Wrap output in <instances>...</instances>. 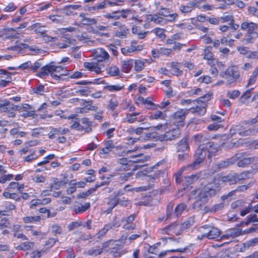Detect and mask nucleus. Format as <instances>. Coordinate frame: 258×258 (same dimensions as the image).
Instances as JSON below:
<instances>
[{"label": "nucleus", "instance_id": "obj_36", "mask_svg": "<svg viewBox=\"0 0 258 258\" xmlns=\"http://www.w3.org/2000/svg\"><path fill=\"white\" fill-rule=\"evenodd\" d=\"M108 73L112 76H116L119 75V70L115 66H112L107 69Z\"/></svg>", "mask_w": 258, "mask_h": 258}, {"label": "nucleus", "instance_id": "obj_51", "mask_svg": "<svg viewBox=\"0 0 258 258\" xmlns=\"http://www.w3.org/2000/svg\"><path fill=\"white\" fill-rule=\"evenodd\" d=\"M165 115L162 113V112L160 111H158L154 114H152L150 115V118L151 119H159L162 118L163 119L165 118Z\"/></svg>", "mask_w": 258, "mask_h": 258}, {"label": "nucleus", "instance_id": "obj_37", "mask_svg": "<svg viewBox=\"0 0 258 258\" xmlns=\"http://www.w3.org/2000/svg\"><path fill=\"white\" fill-rule=\"evenodd\" d=\"M208 197L207 195L206 192L205 190L201 191L198 195V196L196 198L199 201L203 202V203H205L207 202Z\"/></svg>", "mask_w": 258, "mask_h": 258}, {"label": "nucleus", "instance_id": "obj_45", "mask_svg": "<svg viewBox=\"0 0 258 258\" xmlns=\"http://www.w3.org/2000/svg\"><path fill=\"white\" fill-rule=\"evenodd\" d=\"M187 249V247H184L183 248H178L177 249H171L167 251H165L164 252H162L159 254V257H161L164 256L168 252H184L186 249Z\"/></svg>", "mask_w": 258, "mask_h": 258}, {"label": "nucleus", "instance_id": "obj_61", "mask_svg": "<svg viewBox=\"0 0 258 258\" xmlns=\"http://www.w3.org/2000/svg\"><path fill=\"white\" fill-rule=\"evenodd\" d=\"M171 49H167L164 48H160L157 50L158 53L161 54L168 55L171 53Z\"/></svg>", "mask_w": 258, "mask_h": 258}, {"label": "nucleus", "instance_id": "obj_27", "mask_svg": "<svg viewBox=\"0 0 258 258\" xmlns=\"http://www.w3.org/2000/svg\"><path fill=\"white\" fill-rule=\"evenodd\" d=\"M54 183L50 185V190L58 189L62 185L66 184L68 182V181L65 180L58 181L57 178L54 179Z\"/></svg>", "mask_w": 258, "mask_h": 258}, {"label": "nucleus", "instance_id": "obj_47", "mask_svg": "<svg viewBox=\"0 0 258 258\" xmlns=\"http://www.w3.org/2000/svg\"><path fill=\"white\" fill-rule=\"evenodd\" d=\"M40 220V217L39 216H30V217H26L24 218V222L29 223V222H38Z\"/></svg>", "mask_w": 258, "mask_h": 258}, {"label": "nucleus", "instance_id": "obj_59", "mask_svg": "<svg viewBox=\"0 0 258 258\" xmlns=\"http://www.w3.org/2000/svg\"><path fill=\"white\" fill-rule=\"evenodd\" d=\"M118 105V102L116 100H113V99H111L109 101V104H108V107L109 109L113 111Z\"/></svg>", "mask_w": 258, "mask_h": 258}, {"label": "nucleus", "instance_id": "obj_26", "mask_svg": "<svg viewBox=\"0 0 258 258\" xmlns=\"http://www.w3.org/2000/svg\"><path fill=\"white\" fill-rule=\"evenodd\" d=\"M0 111L1 112H7L8 113V116L9 117H14L16 115L15 112L12 111L4 103L0 104Z\"/></svg>", "mask_w": 258, "mask_h": 258}, {"label": "nucleus", "instance_id": "obj_22", "mask_svg": "<svg viewBox=\"0 0 258 258\" xmlns=\"http://www.w3.org/2000/svg\"><path fill=\"white\" fill-rule=\"evenodd\" d=\"M199 178V174H192L190 176H185L182 181L185 183L190 184L197 181Z\"/></svg>", "mask_w": 258, "mask_h": 258}, {"label": "nucleus", "instance_id": "obj_40", "mask_svg": "<svg viewBox=\"0 0 258 258\" xmlns=\"http://www.w3.org/2000/svg\"><path fill=\"white\" fill-rule=\"evenodd\" d=\"M173 206L174 204L171 202L167 205L166 208V220L170 218L173 212Z\"/></svg>", "mask_w": 258, "mask_h": 258}, {"label": "nucleus", "instance_id": "obj_16", "mask_svg": "<svg viewBox=\"0 0 258 258\" xmlns=\"http://www.w3.org/2000/svg\"><path fill=\"white\" fill-rule=\"evenodd\" d=\"M177 145V152L178 153L187 152L189 150L188 142L187 139H183Z\"/></svg>", "mask_w": 258, "mask_h": 258}, {"label": "nucleus", "instance_id": "obj_56", "mask_svg": "<svg viewBox=\"0 0 258 258\" xmlns=\"http://www.w3.org/2000/svg\"><path fill=\"white\" fill-rule=\"evenodd\" d=\"M219 20H221L222 23H224L226 22H232L234 21L233 17L232 15H226L224 16L223 17H221L219 18Z\"/></svg>", "mask_w": 258, "mask_h": 258}, {"label": "nucleus", "instance_id": "obj_53", "mask_svg": "<svg viewBox=\"0 0 258 258\" xmlns=\"http://www.w3.org/2000/svg\"><path fill=\"white\" fill-rule=\"evenodd\" d=\"M178 159L181 161L187 160L188 157V154L186 152H179L178 154Z\"/></svg>", "mask_w": 258, "mask_h": 258}, {"label": "nucleus", "instance_id": "obj_32", "mask_svg": "<svg viewBox=\"0 0 258 258\" xmlns=\"http://www.w3.org/2000/svg\"><path fill=\"white\" fill-rule=\"evenodd\" d=\"M34 246V242H26L22 243L21 244L17 247V249L19 250H29L32 248Z\"/></svg>", "mask_w": 258, "mask_h": 258}, {"label": "nucleus", "instance_id": "obj_9", "mask_svg": "<svg viewBox=\"0 0 258 258\" xmlns=\"http://www.w3.org/2000/svg\"><path fill=\"white\" fill-rule=\"evenodd\" d=\"M244 129L243 126L240 124L235 125L231 128L230 134L232 136L236 134L241 136H251V132L250 130L243 131Z\"/></svg>", "mask_w": 258, "mask_h": 258}, {"label": "nucleus", "instance_id": "obj_39", "mask_svg": "<svg viewBox=\"0 0 258 258\" xmlns=\"http://www.w3.org/2000/svg\"><path fill=\"white\" fill-rule=\"evenodd\" d=\"M190 165V164H189L188 165V166H187V167H182L181 168H180V169L177 172L175 173V179H176V182L180 183L181 181V180L180 179V176L182 175L184 170H185V169H186L187 168H188L189 167H190L189 166Z\"/></svg>", "mask_w": 258, "mask_h": 258}, {"label": "nucleus", "instance_id": "obj_10", "mask_svg": "<svg viewBox=\"0 0 258 258\" xmlns=\"http://www.w3.org/2000/svg\"><path fill=\"white\" fill-rule=\"evenodd\" d=\"M51 131L48 134V138L50 139H53L55 138H57L60 135H65L67 134H69L70 131L69 129L67 128H54L51 127Z\"/></svg>", "mask_w": 258, "mask_h": 258}, {"label": "nucleus", "instance_id": "obj_43", "mask_svg": "<svg viewBox=\"0 0 258 258\" xmlns=\"http://www.w3.org/2000/svg\"><path fill=\"white\" fill-rule=\"evenodd\" d=\"M118 13H119V11L113 12L112 13L106 14L104 17L108 19L118 20L120 17V15H117Z\"/></svg>", "mask_w": 258, "mask_h": 258}, {"label": "nucleus", "instance_id": "obj_13", "mask_svg": "<svg viewBox=\"0 0 258 258\" xmlns=\"http://www.w3.org/2000/svg\"><path fill=\"white\" fill-rule=\"evenodd\" d=\"M188 113V110L181 109L178 110L173 114V118L177 120V122L179 123L178 124V126H182L183 120L185 118V115Z\"/></svg>", "mask_w": 258, "mask_h": 258}, {"label": "nucleus", "instance_id": "obj_29", "mask_svg": "<svg viewBox=\"0 0 258 258\" xmlns=\"http://www.w3.org/2000/svg\"><path fill=\"white\" fill-rule=\"evenodd\" d=\"M236 181L237 183L241 180H243L247 178H249V175L250 174V172L249 171H243L239 174L236 173Z\"/></svg>", "mask_w": 258, "mask_h": 258}, {"label": "nucleus", "instance_id": "obj_54", "mask_svg": "<svg viewBox=\"0 0 258 258\" xmlns=\"http://www.w3.org/2000/svg\"><path fill=\"white\" fill-rule=\"evenodd\" d=\"M10 223L8 219L3 218L0 220V229H2L9 226Z\"/></svg>", "mask_w": 258, "mask_h": 258}, {"label": "nucleus", "instance_id": "obj_33", "mask_svg": "<svg viewBox=\"0 0 258 258\" xmlns=\"http://www.w3.org/2000/svg\"><path fill=\"white\" fill-rule=\"evenodd\" d=\"M186 205L184 203L179 204L175 209L174 213L176 217H179L181 215L182 212L186 208Z\"/></svg>", "mask_w": 258, "mask_h": 258}, {"label": "nucleus", "instance_id": "obj_21", "mask_svg": "<svg viewBox=\"0 0 258 258\" xmlns=\"http://www.w3.org/2000/svg\"><path fill=\"white\" fill-rule=\"evenodd\" d=\"M236 174H229L226 176H223L221 181L223 182H229L230 184H234L237 183Z\"/></svg>", "mask_w": 258, "mask_h": 258}, {"label": "nucleus", "instance_id": "obj_60", "mask_svg": "<svg viewBox=\"0 0 258 258\" xmlns=\"http://www.w3.org/2000/svg\"><path fill=\"white\" fill-rule=\"evenodd\" d=\"M229 233V236L231 237H236L240 234V232L237 229H230L227 231Z\"/></svg>", "mask_w": 258, "mask_h": 258}, {"label": "nucleus", "instance_id": "obj_17", "mask_svg": "<svg viewBox=\"0 0 258 258\" xmlns=\"http://www.w3.org/2000/svg\"><path fill=\"white\" fill-rule=\"evenodd\" d=\"M143 49L142 45L135 46L131 45L130 46L122 48L121 49V53L124 55H126L128 53H132L135 51H140Z\"/></svg>", "mask_w": 258, "mask_h": 258}, {"label": "nucleus", "instance_id": "obj_38", "mask_svg": "<svg viewBox=\"0 0 258 258\" xmlns=\"http://www.w3.org/2000/svg\"><path fill=\"white\" fill-rule=\"evenodd\" d=\"M253 90V88L247 90L240 97V101L244 103L245 100L249 98L251 96V92Z\"/></svg>", "mask_w": 258, "mask_h": 258}, {"label": "nucleus", "instance_id": "obj_2", "mask_svg": "<svg viewBox=\"0 0 258 258\" xmlns=\"http://www.w3.org/2000/svg\"><path fill=\"white\" fill-rule=\"evenodd\" d=\"M52 63L51 62L42 67L36 75L41 78H44L45 76H48L50 74L52 78L56 80H59L60 78V76H63V74L58 76L54 74V72L58 73L62 71L63 68L61 66L53 65Z\"/></svg>", "mask_w": 258, "mask_h": 258}, {"label": "nucleus", "instance_id": "obj_63", "mask_svg": "<svg viewBox=\"0 0 258 258\" xmlns=\"http://www.w3.org/2000/svg\"><path fill=\"white\" fill-rule=\"evenodd\" d=\"M246 57L251 59L258 58V53L256 51L251 52L249 51L248 53L246 55Z\"/></svg>", "mask_w": 258, "mask_h": 258}, {"label": "nucleus", "instance_id": "obj_50", "mask_svg": "<svg viewBox=\"0 0 258 258\" xmlns=\"http://www.w3.org/2000/svg\"><path fill=\"white\" fill-rule=\"evenodd\" d=\"M44 86L42 85H39L36 88L33 89V91L35 93L39 95H43L44 92Z\"/></svg>", "mask_w": 258, "mask_h": 258}, {"label": "nucleus", "instance_id": "obj_23", "mask_svg": "<svg viewBox=\"0 0 258 258\" xmlns=\"http://www.w3.org/2000/svg\"><path fill=\"white\" fill-rule=\"evenodd\" d=\"M195 223L194 217H189L185 221H184L181 225H180V228L182 232L189 228L191 226Z\"/></svg>", "mask_w": 258, "mask_h": 258}, {"label": "nucleus", "instance_id": "obj_15", "mask_svg": "<svg viewBox=\"0 0 258 258\" xmlns=\"http://www.w3.org/2000/svg\"><path fill=\"white\" fill-rule=\"evenodd\" d=\"M248 187L246 185H242L238 186L235 189L229 192L227 195H224L221 197V199L222 201H224L228 197H231L235 195L237 192L244 191L248 189Z\"/></svg>", "mask_w": 258, "mask_h": 258}, {"label": "nucleus", "instance_id": "obj_30", "mask_svg": "<svg viewBox=\"0 0 258 258\" xmlns=\"http://www.w3.org/2000/svg\"><path fill=\"white\" fill-rule=\"evenodd\" d=\"M171 67L173 75L176 76H179L182 74V71L179 69V68L178 67V63L177 62H172L171 63Z\"/></svg>", "mask_w": 258, "mask_h": 258}, {"label": "nucleus", "instance_id": "obj_64", "mask_svg": "<svg viewBox=\"0 0 258 258\" xmlns=\"http://www.w3.org/2000/svg\"><path fill=\"white\" fill-rule=\"evenodd\" d=\"M258 243V237L252 238L247 242L246 244L248 247L253 246Z\"/></svg>", "mask_w": 258, "mask_h": 258}, {"label": "nucleus", "instance_id": "obj_57", "mask_svg": "<svg viewBox=\"0 0 258 258\" xmlns=\"http://www.w3.org/2000/svg\"><path fill=\"white\" fill-rule=\"evenodd\" d=\"M49 19L52 21L57 23H61L63 20L61 17L58 15H51L49 16Z\"/></svg>", "mask_w": 258, "mask_h": 258}, {"label": "nucleus", "instance_id": "obj_28", "mask_svg": "<svg viewBox=\"0 0 258 258\" xmlns=\"http://www.w3.org/2000/svg\"><path fill=\"white\" fill-rule=\"evenodd\" d=\"M31 29H34L36 33L41 34L43 36H46L45 31L43 30L44 26H41L39 23H36L31 26Z\"/></svg>", "mask_w": 258, "mask_h": 258}, {"label": "nucleus", "instance_id": "obj_52", "mask_svg": "<svg viewBox=\"0 0 258 258\" xmlns=\"http://www.w3.org/2000/svg\"><path fill=\"white\" fill-rule=\"evenodd\" d=\"M82 226H83V223L82 222L76 221V222H72L68 226V229L71 231L77 227Z\"/></svg>", "mask_w": 258, "mask_h": 258}, {"label": "nucleus", "instance_id": "obj_34", "mask_svg": "<svg viewBox=\"0 0 258 258\" xmlns=\"http://www.w3.org/2000/svg\"><path fill=\"white\" fill-rule=\"evenodd\" d=\"M220 188L219 186H216L215 187H212L210 188H207L205 189L207 195L208 197H211L215 196L218 192H219Z\"/></svg>", "mask_w": 258, "mask_h": 258}, {"label": "nucleus", "instance_id": "obj_24", "mask_svg": "<svg viewBox=\"0 0 258 258\" xmlns=\"http://www.w3.org/2000/svg\"><path fill=\"white\" fill-rule=\"evenodd\" d=\"M133 60L132 59L124 60L122 62L121 70L124 73H128L132 67Z\"/></svg>", "mask_w": 258, "mask_h": 258}, {"label": "nucleus", "instance_id": "obj_46", "mask_svg": "<svg viewBox=\"0 0 258 258\" xmlns=\"http://www.w3.org/2000/svg\"><path fill=\"white\" fill-rule=\"evenodd\" d=\"M105 88L110 91H117L123 89L124 86L119 85H109L107 86Z\"/></svg>", "mask_w": 258, "mask_h": 258}, {"label": "nucleus", "instance_id": "obj_3", "mask_svg": "<svg viewBox=\"0 0 258 258\" xmlns=\"http://www.w3.org/2000/svg\"><path fill=\"white\" fill-rule=\"evenodd\" d=\"M234 164L237 162L239 167H245L256 162L258 160L256 156L249 157L246 152H240L233 155Z\"/></svg>", "mask_w": 258, "mask_h": 258}, {"label": "nucleus", "instance_id": "obj_44", "mask_svg": "<svg viewBox=\"0 0 258 258\" xmlns=\"http://www.w3.org/2000/svg\"><path fill=\"white\" fill-rule=\"evenodd\" d=\"M102 249L92 248L87 251L89 255L96 256L102 253Z\"/></svg>", "mask_w": 258, "mask_h": 258}, {"label": "nucleus", "instance_id": "obj_5", "mask_svg": "<svg viewBox=\"0 0 258 258\" xmlns=\"http://www.w3.org/2000/svg\"><path fill=\"white\" fill-rule=\"evenodd\" d=\"M194 139L198 146L213 148L214 145L213 142H210V137L207 133L199 134L194 136Z\"/></svg>", "mask_w": 258, "mask_h": 258}, {"label": "nucleus", "instance_id": "obj_20", "mask_svg": "<svg viewBox=\"0 0 258 258\" xmlns=\"http://www.w3.org/2000/svg\"><path fill=\"white\" fill-rule=\"evenodd\" d=\"M234 164V159L233 156L230 158L227 159L225 160L221 161L217 164V166L219 168H225L228 167L230 165Z\"/></svg>", "mask_w": 258, "mask_h": 258}, {"label": "nucleus", "instance_id": "obj_55", "mask_svg": "<svg viewBox=\"0 0 258 258\" xmlns=\"http://www.w3.org/2000/svg\"><path fill=\"white\" fill-rule=\"evenodd\" d=\"M82 104L83 105H84L85 103H87V105H86V106H89V107L87 109V110H94V111H96L97 109V107L95 106H91V104L92 103V100H89V101H86L85 100H82Z\"/></svg>", "mask_w": 258, "mask_h": 258}, {"label": "nucleus", "instance_id": "obj_6", "mask_svg": "<svg viewBox=\"0 0 258 258\" xmlns=\"http://www.w3.org/2000/svg\"><path fill=\"white\" fill-rule=\"evenodd\" d=\"M181 131L179 128L173 129L166 132L164 135L157 136V140L160 141H171L178 138L180 135Z\"/></svg>", "mask_w": 258, "mask_h": 258}, {"label": "nucleus", "instance_id": "obj_1", "mask_svg": "<svg viewBox=\"0 0 258 258\" xmlns=\"http://www.w3.org/2000/svg\"><path fill=\"white\" fill-rule=\"evenodd\" d=\"M215 151H216L215 148H209L208 147L199 146L196 152V155L197 156V158L189 166L192 169L195 168L203 162L206 156H208V158H210L212 156L211 153L215 152Z\"/></svg>", "mask_w": 258, "mask_h": 258}, {"label": "nucleus", "instance_id": "obj_62", "mask_svg": "<svg viewBox=\"0 0 258 258\" xmlns=\"http://www.w3.org/2000/svg\"><path fill=\"white\" fill-rule=\"evenodd\" d=\"M17 9V7L15 6L13 3H10L5 7L4 10L5 12H13Z\"/></svg>", "mask_w": 258, "mask_h": 258}, {"label": "nucleus", "instance_id": "obj_18", "mask_svg": "<svg viewBox=\"0 0 258 258\" xmlns=\"http://www.w3.org/2000/svg\"><path fill=\"white\" fill-rule=\"evenodd\" d=\"M90 204L86 203L84 205L80 204L79 205H75L74 206V211L77 214H81L90 208Z\"/></svg>", "mask_w": 258, "mask_h": 258}, {"label": "nucleus", "instance_id": "obj_41", "mask_svg": "<svg viewBox=\"0 0 258 258\" xmlns=\"http://www.w3.org/2000/svg\"><path fill=\"white\" fill-rule=\"evenodd\" d=\"M251 222H258V218L255 214L249 215L246 217V221L245 222V225H248Z\"/></svg>", "mask_w": 258, "mask_h": 258}, {"label": "nucleus", "instance_id": "obj_48", "mask_svg": "<svg viewBox=\"0 0 258 258\" xmlns=\"http://www.w3.org/2000/svg\"><path fill=\"white\" fill-rule=\"evenodd\" d=\"M120 31H118L116 32V35L119 37L123 38L126 36L127 32L128 31V29H126L124 26H122L121 28H120Z\"/></svg>", "mask_w": 258, "mask_h": 258}, {"label": "nucleus", "instance_id": "obj_35", "mask_svg": "<svg viewBox=\"0 0 258 258\" xmlns=\"http://www.w3.org/2000/svg\"><path fill=\"white\" fill-rule=\"evenodd\" d=\"M258 75V68H256L253 72L252 75L250 77L247 85V87H249L254 84L256 77Z\"/></svg>", "mask_w": 258, "mask_h": 258}, {"label": "nucleus", "instance_id": "obj_31", "mask_svg": "<svg viewBox=\"0 0 258 258\" xmlns=\"http://www.w3.org/2000/svg\"><path fill=\"white\" fill-rule=\"evenodd\" d=\"M145 67V61L141 59H136L135 60L134 69L137 72H140L144 69Z\"/></svg>", "mask_w": 258, "mask_h": 258}, {"label": "nucleus", "instance_id": "obj_7", "mask_svg": "<svg viewBox=\"0 0 258 258\" xmlns=\"http://www.w3.org/2000/svg\"><path fill=\"white\" fill-rule=\"evenodd\" d=\"M182 232L180 225H179L177 222H173L168 225L166 227L161 229V233L170 235L174 234L176 235H180Z\"/></svg>", "mask_w": 258, "mask_h": 258}, {"label": "nucleus", "instance_id": "obj_12", "mask_svg": "<svg viewBox=\"0 0 258 258\" xmlns=\"http://www.w3.org/2000/svg\"><path fill=\"white\" fill-rule=\"evenodd\" d=\"M95 60L97 63L108 59L109 55L104 49L98 48L94 53Z\"/></svg>", "mask_w": 258, "mask_h": 258}, {"label": "nucleus", "instance_id": "obj_58", "mask_svg": "<svg viewBox=\"0 0 258 258\" xmlns=\"http://www.w3.org/2000/svg\"><path fill=\"white\" fill-rule=\"evenodd\" d=\"M43 202L41 200L37 199L36 200H33L31 201L30 208L33 209L37 206L42 205Z\"/></svg>", "mask_w": 258, "mask_h": 258}, {"label": "nucleus", "instance_id": "obj_49", "mask_svg": "<svg viewBox=\"0 0 258 258\" xmlns=\"http://www.w3.org/2000/svg\"><path fill=\"white\" fill-rule=\"evenodd\" d=\"M212 95V94L210 93H207L198 99L197 101L198 103L200 101L201 102L203 103L204 105H205V103L210 99Z\"/></svg>", "mask_w": 258, "mask_h": 258}, {"label": "nucleus", "instance_id": "obj_14", "mask_svg": "<svg viewBox=\"0 0 258 258\" xmlns=\"http://www.w3.org/2000/svg\"><path fill=\"white\" fill-rule=\"evenodd\" d=\"M224 75L226 77L234 78V79H240V75L239 71L234 67H230L225 71Z\"/></svg>", "mask_w": 258, "mask_h": 258}, {"label": "nucleus", "instance_id": "obj_8", "mask_svg": "<svg viewBox=\"0 0 258 258\" xmlns=\"http://www.w3.org/2000/svg\"><path fill=\"white\" fill-rule=\"evenodd\" d=\"M241 29L246 30V34L258 36V24L253 22H244L241 24Z\"/></svg>", "mask_w": 258, "mask_h": 258}, {"label": "nucleus", "instance_id": "obj_25", "mask_svg": "<svg viewBox=\"0 0 258 258\" xmlns=\"http://www.w3.org/2000/svg\"><path fill=\"white\" fill-rule=\"evenodd\" d=\"M190 111L192 113H197L199 115H203L206 113V108L204 105L197 106L195 108H190Z\"/></svg>", "mask_w": 258, "mask_h": 258}, {"label": "nucleus", "instance_id": "obj_19", "mask_svg": "<svg viewBox=\"0 0 258 258\" xmlns=\"http://www.w3.org/2000/svg\"><path fill=\"white\" fill-rule=\"evenodd\" d=\"M148 20L150 21H153L157 24H165L166 23V19L160 17L156 14L148 15Z\"/></svg>", "mask_w": 258, "mask_h": 258}, {"label": "nucleus", "instance_id": "obj_42", "mask_svg": "<svg viewBox=\"0 0 258 258\" xmlns=\"http://www.w3.org/2000/svg\"><path fill=\"white\" fill-rule=\"evenodd\" d=\"M240 94L239 91L234 90L232 91H228L227 92V96L229 98L232 99H235L238 98Z\"/></svg>", "mask_w": 258, "mask_h": 258}, {"label": "nucleus", "instance_id": "obj_4", "mask_svg": "<svg viewBox=\"0 0 258 258\" xmlns=\"http://www.w3.org/2000/svg\"><path fill=\"white\" fill-rule=\"evenodd\" d=\"M205 229L206 231L202 234L201 235L198 236V238L202 239L204 237H207L208 239H214L217 238L220 234V230L214 227H209L207 225L203 226L200 228V230Z\"/></svg>", "mask_w": 258, "mask_h": 258}, {"label": "nucleus", "instance_id": "obj_11", "mask_svg": "<svg viewBox=\"0 0 258 258\" xmlns=\"http://www.w3.org/2000/svg\"><path fill=\"white\" fill-rule=\"evenodd\" d=\"M171 12H172L169 9L164 8L161 7L159 11L158 14L165 17H168V19H166V22L172 21L178 17V14L175 13H171Z\"/></svg>", "mask_w": 258, "mask_h": 258}]
</instances>
